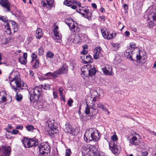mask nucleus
I'll return each instance as SVG.
<instances>
[{
  "instance_id": "f257e3e1",
  "label": "nucleus",
  "mask_w": 156,
  "mask_h": 156,
  "mask_svg": "<svg viewBox=\"0 0 156 156\" xmlns=\"http://www.w3.org/2000/svg\"><path fill=\"white\" fill-rule=\"evenodd\" d=\"M9 78L10 81V84L11 86V82L15 81L17 87H27V84L21 80L19 73L17 72L12 71L10 73Z\"/></svg>"
},
{
  "instance_id": "f03ea898",
  "label": "nucleus",
  "mask_w": 156,
  "mask_h": 156,
  "mask_svg": "<svg viewBox=\"0 0 156 156\" xmlns=\"http://www.w3.org/2000/svg\"><path fill=\"white\" fill-rule=\"evenodd\" d=\"M100 138L98 131L92 128L86 131L84 135V139L87 142H89L92 140L97 142Z\"/></svg>"
},
{
  "instance_id": "7ed1b4c3",
  "label": "nucleus",
  "mask_w": 156,
  "mask_h": 156,
  "mask_svg": "<svg viewBox=\"0 0 156 156\" xmlns=\"http://www.w3.org/2000/svg\"><path fill=\"white\" fill-rule=\"evenodd\" d=\"M50 146L46 142L42 143L38 145L37 148L39 149V156H48L50 154Z\"/></svg>"
},
{
  "instance_id": "20e7f679",
  "label": "nucleus",
  "mask_w": 156,
  "mask_h": 156,
  "mask_svg": "<svg viewBox=\"0 0 156 156\" xmlns=\"http://www.w3.org/2000/svg\"><path fill=\"white\" fill-rule=\"evenodd\" d=\"M42 89L39 87H36L32 90L29 94L30 100L31 102L36 101L38 100L39 98L41 96Z\"/></svg>"
},
{
  "instance_id": "39448f33",
  "label": "nucleus",
  "mask_w": 156,
  "mask_h": 156,
  "mask_svg": "<svg viewBox=\"0 0 156 156\" xmlns=\"http://www.w3.org/2000/svg\"><path fill=\"white\" fill-rule=\"evenodd\" d=\"M90 101H91V105H90V107L92 108L94 107V108H99L105 112H107L108 114L110 113L108 110L101 103L98 101V98L97 97H90Z\"/></svg>"
},
{
  "instance_id": "423d86ee",
  "label": "nucleus",
  "mask_w": 156,
  "mask_h": 156,
  "mask_svg": "<svg viewBox=\"0 0 156 156\" xmlns=\"http://www.w3.org/2000/svg\"><path fill=\"white\" fill-rule=\"evenodd\" d=\"M81 72L86 76H92L96 73V70L95 67L92 65H87L83 66L81 69Z\"/></svg>"
},
{
  "instance_id": "0eeeda50",
  "label": "nucleus",
  "mask_w": 156,
  "mask_h": 156,
  "mask_svg": "<svg viewBox=\"0 0 156 156\" xmlns=\"http://www.w3.org/2000/svg\"><path fill=\"white\" fill-rule=\"evenodd\" d=\"M90 98V97L87 98L86 100L87 106L86 107L85 112L87 115H89V116H93L95 115L98 112V110L97 108H94V107L92 108L90 107L91 105L90 101L89 99Z\"/></svg>"
},
{
  "instance_id": "6e6552de",
  "label": "nucleus",
  "mask_w": 156,
  "mask_h": 156,
  "mask_svg": "<svg viewBox=\"0 0 156 156\" xmlns=\"http://www.w3.org/2000/svg\"><path fill=\"white\" fill-rule=\"evenodd\" d=\"M67 71L66 67L63 66L53 73L49 72L46 73L45 74V76L49 78H50V77L51 76L53 78H56L59 75L66 73Z\"/></svg>"
},
{
  "instance_id": "1a4fd4ad",
  "label": "nucleus",
  "mask_w": 156,
  "mask_h": 156,
  "mask_svg": "<svg viewBox=\"0 0 156 156\" xmlns=\"http://www.w3.org/2000/svg\"><path fill=\"white\" fill-rule=\"evenodd\" d=\"M109 146L112 151L116 156L118 155L120 152L121 147L117 145L116 142H111L109 144Z\"/></svg>"
},
{
  "instance_id": "9d476101",
  "label": "nucleus",
  "mask_w": 156,
  "mask_h": 156,
  "mask_svg": "<svg viewBox=\"0 0 156 156\" xmlns=\"http://www.w3.org/2000/svg\"><path fill=\"white\" fill-rule=\"evenodd\" d=\"M136 44H133V43H131L130 44V48H131L127 49L124 53V55L129 59L131 60H133L132 59V56L131 54L132 53L133 50L136 48Z\"/></svg>"
},
{
  "instance_id": "9b49d317",
  "label": "nucleus",
  "mask_w": 156,
  "mask_h": 156,
  "mask_svg": "<svg viewBox=\"0 0 156 156\" xmlns=\"http://www.w3.org/2000/svg\"><path fill=\"white\" fill-rule=\"evenodd\" d=\"M0 5L6 12L11 11L10 8L11 4L8 0H0Z\"/></svg>"
},
{
  "instance_id": "f8f14e48",
  "label": "nucleus",
  "mask_w": 156,
  "mask_h": 156,
  "mask_svg": "<svg viewBox=\"0 0 156 156\" xmlns=\"http://www.w3.org/2000/svg\"><path fill=\"white\" fill-rule=\"evenodd\" d=\"M138 51L139 55H137V63L140 65L144 63L141 60H144L146 58V56L145 55V53L144 51L139 50Z\"/></svg>"
},
{
  "instance_id": "ddd939ff",
  "label": "nucleus",
  "mask_w": 156,
  "mask_h": 156,
  "mask_svg": "<svg viewBox=\"0 0 156 156\" xmlns=\"http://www.w3.org/2000/svg\"><path fill=\"white\" fill-rule=\"evenodd\" d=\"M54 0H44L41 2V5L44 8L50 9L53 6Z\"/></svg>"
},
{
  "instance_id": "4468645a",
  "label": "nucleus",
  "mask_w": 156,
  "mask_h": 156,
  "mask_svg": "<svg viewBox=\"0 0 156 156\" xmlns=\"http://www.w3.org/2000/svg\"><path fill=\"white\" fill-rule=\"evenodd\" d=\"M101 48L100 46H98L96 47L94 49V58L95 59H99L101 57H102L103 55L101 52Z\"/></svg>"
},
{
  "instance_id": "2eb2a0df",
  "label": "nucleus",
  "mask_w": 156,
  "mask_h": 156,
  "mask_svg": "<svg viewBox=\"0 0 156 156\" xmlns=\"http://www.w3.org/2000/svg\"><path fill=\"white\" fill-rule=\"evenodd\" d=\"M137 136H138L139 140L137 141V151L139 152L140 151H143L145 150V146L144 143L142 141L141 139V137L137 134Z\"/></svg>"
},
{
  "instance_id": "dca6fc26",
  "label": "nucleus",
  "mask_w": 156,
  "mask_h": 156,
  "mask_svg": "<svg viewBox=\"0 0 156 156\" xmlns=\"http://www.w3.org/2000/svg\"><path fill=\"white\" fill-rule=\"evenodd\" d=\"M104 73L106 75H112L113 73L112 72V67L109 65H106L102 69Z\"/></svg>"
},
{
  "instance_id": "f3484780",
  "label": "nucleus",
  "mask_w": 156,
  "mask_h": 156,
  "mask_svg": "<svg viewBox=\"0 0 156 156\" xmlns=\"http://www.w3.org/2000/svg\"><path fill=\"white\" fill-rule=\"evenodd\" d=\"M81 58L83 60V62L85 64L91 63L93 61V59L89 54L83 55L81 57Z\"/></svg>"
},
{
  "instance_id": "a211bd4d",
  "label": "nucleus",
  "mask_w": 156,
  "mask_h": 156,
  "mask_svg": "<svg viewBox=\"0 0 156 156\" xmlns=\"http://www.w3.org/2000/svg\"><path fill=\"white\" fill-rule=\"evenodd\" d=\"M81 151L83 155L85 156H90V148L87 145H84L82 147Z\"/></svg>"
},
{
  "instance_id": "6ab92c4d",
  "label": "nucleus",
  "mask_w": 156,
  "mask_h": 156,
  "mask_svg": "<svg viewBox=\"0 0 156 156\" xmlns=\"http://www.w3.org/2000/svg\"><path fill=\"white\" fill-rule=\"evenodd\" d=\"M12 89L16 93V100L19 101H21L23 98L22 95L20 94H19L18 92L20 91V90L15 86H12Z\"/></svg>"
},
{
  "instance_id": "aec40b11",
  "label": "nucleus",
  "mask_w": 156,
  "mask_h": 156,
  "mask_svg": "<svg viewBox=\"0 0 156 156\" xmlns=\"http://www.w3.org/2000/svg\"><path fill=\"white\" fill-rule=\"evenodd\" d=\"M38 145V140L37 139L34 137V138H30L29 139V144L28 146L29 148L32 147H36Z\"/></svg>"
},
{
  "instance_id": "412c9836",
  "label": "nucleus",
  "mask_w": 156,
  "mask_h": 156,
  "mask_svg": "<svg viewBox=\"0 0 156 156\" xmlns=\"http://www.w3.org/2000/svg\"><path fill=\"white\" fill-rule=\"evenodd\" d=\"M9 23L10 22L4 23L3 24V26L5 29V32L9 35L12 34V30L10 27Z\"/></svg>"
},
{
  "instance_id": "4be33fe9",
  "label": "nucleus",
  "mask_w": 156,
  "mask_h": 156,
  "mask_svg": "<svg viewBox=\"0 0 156 156\" xmlns=\"http://www.w3.org/2000/svg\"><path fill=\"white\" fill-rule=\"evenodd\" d=\"M23 56H20L19 58V62L23 64H25L27 62V53H24Z\"/></svg>"
},
{
  "instance_id": "5701e85b",
  "label": "nucleus",
  "mask_w": 156,
  "mask_h": 156,
  "mask_svg": "<svg viewBox=\"0 0 156 156\" xmlns=\"http://www.w3.org/2000/svg\"><path fill=\"white\" fill-rule=\"evenodd\" d=\"M58 130L56 128H55L53 126L50 127L49 130H48V133L50 136L53 137L54 134L57 133Z\"/></svg>"
},
{
  "instance_id": "b1692460",
  "label": "nucleus",
  "mask_w": 156,
  "mask_h": 156,
  "mask_svg": "<svg viewBox=\"0 0 156 156\" xmlns=\"http://www.w3.org/2000/svg\"><path fill=\"white\" fill-rule=\"evenodd\" d=\"M66 128L64 129V131L66 132L69 133L70 134H74L75 130L74 129L72 128V127L70 125H66Z\"/></svg>"
},
{
  "instance_id": "393cba45",
  "label": "nucleus",
  "mask_w": 156,
  "mask_h": 156,
  "mask_svg": "<svg viewBox=\"0 0 156 156\" xmlns=\"http://www.w3.org/2000/svg\"><path fill=\"white\" fill-rule=\"evenodd\" d=\"M101 31L103 37L105 38H106L108 39L112 38L113 36L112 34H109L108 33H106L105 31L102 29L101 30Z\"/></svg>"
},
{
  "instance_id": "a878e982",
  "label": "nucleus",
  "mask_w": 156,
  "mask_h": 156,
  "mask_svg": "<svg viewBox=\"0 0 156 156\" xmlns=\"http://www.w3.org/2000/svg\"><path fill=\"white\" fill-rule=\"evenodd\" d=\"M54 33L55 38L57 40H60L61 38V34H59L58 31V27L55 25L54 27Z\"/></svg>"
},
{
  "instance_id": "bb28decb",
  "label": "nucleus",
  "mask_w": 156,
  "mask_h": 156,
  "mask_svg": "<svg viewBox=\"0 0 156 156\" xmlns=\"http://www.w3.org/2000/svg\"><path fill=\"white\" fill-rule=\"evenodd\" d=\"M10 22L12 25L11 30L13 31L14 32L17 31L18 30V28L16 23L15 21L11 20L10 21Z\"/></svg>"
},
{
  "instance_id": "cd10ccee",
  "label": "nucleus",
  "mask_w": 156,
  "mask_h": 156,
  "mask_svg": "<svg viewBox=\"0 0 156 156\" xmlns=\"http://www.w3.org/2000/svg\"><path fill=\"white\" fill-rule=\"evenodd\" d=\"M30 64L32 67L35 69H36L39 66V61L37 59H32Z\"/></svg>"
},
{
  "instance_id": "c85d7f7f",
  "label": "nucleus",
  "mask_w": 156,
  "mask_h": 156,
  "mask_svg": "<svg viewBox=\"0 0 156 156\" xmlns=\"http://www.w3.org/2000/svg\"><path fill=\"white\" fill-rule=\"evenodd\" d=\"M29 139L27 137H24L23 139L22 140L21 142L23 144L24 146L27 148H29L28 146L29 144Z\"/></svg>"
},
{
  "instance_id": "c756f323",
  "label": "nucleus",
  "mask_w": 156,
  "mask_h": 156,
  "mask_svg": "<svg viewBox=\"0 0 156 156\" xmlns=\"http://www.w3.org/2000/svg\"><path fill=\"white\" fill-rule=\"evenodd\" d=\"M43 36L42 30L40 28H38L36 30V37L37 39H40Z\"/></svg>"
},
{
  "instance_id": "7c9ffc66",
  "label": "nucleus",
  "mask_w": 156,
  "mask_h": 156,
  "mask_svg": "<svg viewBox=\"0 0 156 156\" xmlns=\"http://www.w3.org/2000/svg\"><path fill=\"white\" fill-rule=\"evenodd\" d=\"M76 1V0H66L64 2L63 4L68 6H70L72 4L74 3Z\"/></svg>"
},
{
  "instance_id": "2f4dec72",
  "label": "nucleus",
  "mask_w": 156,
  "mask_h": 156,
  "mask_svg": "<svg viewBox=\"0 0 156 156\" xmlns=\"http://www.w3.org/2000/svg\"><path fill=\"white\" fill-rule=\"evenodd\" d=\"M76 24L75 25L74 22H73L72 25H70L69 26L70 29L71 30H73V31L75 32H76L77 31V25L76 23Z\"/></svg>"
},
{
  "instance_id": "473e14b6",
  "label": "nucleus",
  "mask_w": 156,
  "mask_h": 156,
  "mask_svg": "<svg viewBox=\"0 0 156 156\" xmlns=\"http://www.w3.org/2000/svg\"><path fill=\"white\" fill-rule=\"evenodd\" d=\"M148 154V152L147 151L145 150L140 151L138 152V153H137L138 156H146Z\"/></svg>"
},
{
  "instance_id": "72a5a7b5",
  "label": "nucleus",
  "mask_w": 156,
  "mask_h": 156,
  "mask_svg": "<svg viewBox=\"0 0 156 156\" xmlns=\"http://www.w3.org/2000/svg\"><path fill=\"white\" fill-rule=\"evenodd\" d=\"M98 151L97 149L94 150H92L90 152V156H97L98 154Z\"/></svg>"
},
{
  "instance_id": "f704fd0d",
  "label": "nucleus",
  "mask_w": 156,
  "mask_h": 156,
  "mask_svg": "<svg viewBox=\"0 0 156 156\" xmlns=\"http://www.w3.org/2000/svg\"><path fill=\"white\" fill-rule=\"evenodd\" d=\"M0 20L4 23L10 22V20L8 19L6 16H2L0 15Z\"/></svg>"
},
{
  "instance_id": "c9c22d12",
  "label": "nucleus",
  "mask_w": 156,
  "mask_h": 156,
  "mask_svg": "<svg viewBox=\"0 0 156 156\" xmlns=\"http://www.w3.org/2000/svg\"><path fill=\"white\" fill-rule=\"evenodd\" d=\"M65 22L68 26H69L70 25H72L74 21L71 18H69L65 20Z\"/></svg>"
},
{
  "instance_id": "e433bc0d",
  "label": "nucleus",
  "mask_w": 156,
  "mask_h": 156,
  "mask_svg": "<svg viewBox=\"0 0 156 156\" xmlns=\"http://www.w3.org/2000/svg\"><path fill=\"white\" fill-rule=\"evenodd\" d=\"M149 17H152L153 19L156 21V12H153L152 11H151V12L148 13Z\"/></svg>"
},
{
  "instance_id": "4c0bfd02",
  "label": "nucleus",
  "mask_w": 156,
  "mask_h": 156,
  "mask_svg": "<svg viewBox=\"0 0 156 156\" xmlns=\"http://www.w3.org/2000/svg\"><path fill=\"white\" fill-rule=\"evenodd\" d=\"M54 55V54L50 51H48L46 54V57L50 58H52Z\"/></svg>"
},
{
  "instance_id": "58836bf2",
  "label": "nucleus",
  "mask_w": 156,
  "mask_h": 156,
  "mask_svg": "<svg viewBox=\"0 0 156 156\" xmlns=\"http://www.w3.org/2000/svg\"><path fill=\"white\" fill-rule=\"evenodd\" d=\"M112 49L114 50H117L118 48H119V44L117 43H112Z\"/></svg>"
},
{
  "instance_id": "ea45409f",
  "label": "nucleus",
  "mask_w": 156,
  "mask_h": 156,
  "mask_svg": "<svg viewBox=\"0 0 156 156\" xmlns=\"http://www.w3.org/2000/svg\"><path fill=\"white\" fill-rule=\"evenodd\" d=\"M86 13V18L88 19V20H89L90 19H91V17L92 15L91 11H89V10Z\"/></svg>"
},
{
  "instance_id": "a19ab883",
  "label": "nucleus",
  "mask_w": 156,
  "mask_h": 156,
  "mask_svg": "<svg viewBox=\"0 0 156 156\" xmlns=\"http://www.w3.org/2000/svg\"><path fill=\"white\" fill-rule=\"evenodd\" d=\"M136 139V137L135 136L134 137H133L130 140V143L131 145H136V142H135V140Z\"/></svg>"
},
{
  "instance_id": "79ce46f5",
  "label": "nucleus",
  "mask_w": 156,
  "mask_h": 156,
  "mask_svg": "<svg viewBox=\"0 0 156 156\" xmlns=\"http://www.w3.org/2000/svg\"><path fill=\"white\" fill-rule=\"evenodd\" d=\"M27 129L29 131H32L34 129V127L31 125H28L26 126Z\"/></svg>"
},
{
  "instance_id": "37998d69",
  "label": "nucleus",
  "mask_w": 156,
  "mask_h": 156,
  "mask_svg": "<svg viewBox=\"0 0 156 156\" xmlns=\"http://www.w3.org/2000/svg\"><path fill=\"white\" fill-rule=\"evenodd\" d=\"M35 102L37 101V104H36V105H37V107L35 108L36 109H38L39 108H41L42 107V106L43 105V104L42 102H41L40 101H38L37 100V101H35Z\"/></svg>"
},
{
  "instance_id": "c03bdc74",
  "label": "nucleus",
  "mask_w": 156,
  "mask_h": 156,
  "mask_svg": "<svg viewBox=\"0 0 156 156\" xmlns=\"http://www.w3.org/2000/svg\"><path fill=\"white\" fill-rule=\"evenodd\" d=\"M98 144L97 143L95 144V146L94 145H90L89 147L90 148V151H92V150H94L95 149H97L96 146H98Z\"/></svg>"
},
{
  "instance_id": "a18cd8bd",
  "label": "nucleus",
  "mask_w": 156,
  "mask_h": 156,
  "mask_svg": "<svg viewBox=\"0 0 156 156\" xmlns=\"http://www.w3.org/2000/svg\"><path fill=\"white\" fill-rule=\"evenodd\" d=\"M9 133L12 134H16L18 133V131L16 129H13L12 131H7Z\"/></svg>"
},
{
  "instance_id": "49530a36",
  "label": "nucleus",
  "mask_w": 156,
  "mask_h": 156,
  "mask_svg": "<svg viewBox=\"0 0 156 156\" xmlns=\"http://www.w3.org/2000/svg\"><path fill=\"white\" fill-rule=\"evenodd\" d=\"M44 49L42 47H41L38 49V53L40 55H42L43 54Z\"/></svg>"
},
{
  "instance_id": "de8ad7c7",
  "label": "nucleus",
  "mask_w": 156,
  "mask_h": 156,
  "mask_svg": "<svg viewBox=\"0 0 156 156\" xmlns=\"http://www.w3.org/2000/svg\"><path fill=\"white\" fill-rule=\"evenodd\" d=\"M71 154V151L70 149H66V151L65 156H70Z\"/></svg>"
},
{
  "instance_id": "09e8293b",
  "label": "nucleus",
  "mask_w": 156,
  "mask_h": 156,
  "mask_svg": "<svg viewBox=\"0 0 156 156\" xmlns=\"http://www.w3.org/2000/svg\"><path fill=\"white\" fill-rule=\"evenodd\" d=\"M6 98L5 97H2L1 101H0V104L2 103H4V104H6Z\"/></svg>"
},
{
  "instance_id": "8fccbe9b",
  "label": "nucleus",
  "mask_w": 156,
  "mask_h": 156,
  "mask_svg": "<svg viewBox=\"0 0 156 156\" xmlns=\"http://www.w3.org/2000/svg\"><path fill=\"white\" fill-rule=\"evenodd\" d=\"M87 9L88 7L87 6L82 7L81 10L83 11L86 13L89 10Z\"/></svg>"
},
{
  "instance_id": "3c124183",
  "label": "nucleus",
  "mask_w": 156,
  "mask_h": 156,
  "mask_svg": "<svg viewBox=\"0 0 156 156\" xmlns=\"http://www.w3.org/2000/svg\"><path fill=\"white\" fill-rule=\"evenodd\" d=\"M147 26L150 27H153L154 26V23L151 21H150L147 23Z\"/></svg>"
},
{
  "instance_id": "603ef678",
  "label": "nucleus",
  "mask_w": 156,
  "mask_h": 156,
  "mask_svg": "<svg viewBox=\"0 0 156 156\" xmlns=\"http://www.w3.org/2000/svg\"><path fill=\"white\" fill-rule=\"evenodd\" d=\"M111 139L112 140L111 142H115L117 140V137L116 135H113L111 137Z\"/></svg>"
},
{
  "instance_id": "864d4df0",
  "label": "nucleus",
  "mask_w": 156,
  "mask_h": 156,
  "mask_svg": "<svg viewBox=\"0 0 156 156\" xmlns=\"http://www.w3.org/2000/svg\"><path fill=\"white\" fill-rule=\"evenodd\" d=\"M60 97L61 100L63 101L64 102H65L66 100L65 99V96L63 94H60Z\"/></svg>"
},
{
  "instance_id": "5fc2aeb1",
  "label": "nucleus",
  "mask_w": 156,
  "mask_h": 156,
  "mask_svg": "<svg viewBox=\"0 0 156 156\" xmlns=\"http://www.w3.org/2000/svg\"><path fill=\"white\" fill-rule=\"evenodd\" d=\"M73 100L72 99L70 98V99L67 102V104L69 106H71L72 104L73 103Z\"/></svg>"
},
{
  "instance_id": "6e6d98bb",
  "label": "nucleus",
  "mask_w": 156,
  "mask_h": 156,
  "mask_svg": "<svg viewBox=\"0 0 156 156\" xmlns=\"http://www.w3.org/2000/svg\"><path fill=\"white\" fill-rule=\"evenodd\" d=\"M53 94L54 97V99H56L58 97V93L54 91L53 93Z\"/></svg>"
},
{
  "instance_id": "4d7b16f0",
  "label": "nucleus",
  "mask_w": 156,
  "mask_h": 156,
  "mask_svg": "<svg viewBox=\"0 0 156 156\" xmlns=\"http://www.w3.org/2000/svg\"><path fill=\"white\" fill-rule=\"evenodd\" d=\"M23 128V126L20 125H18L16 127V129H19L20 130H22Z\"/></svg>"
},
{
  "instance_id": "13d9d810",
  "label": "nucleus",
  "mask_w": 156,
  "mask_h": 156,
  "mask_svg": "<svg viewBox=\"0 0 156 156\" xmlns=\"http://www.w3.org/2000/svg\"><path fill=\"white\" fill-rule=\"evenodd\" d=\"M31 56H32V59H36V58H37V55L35 53H33L32 54Z\"/></svg>"
},
{
  "instance_id": "bf43d9fd",
  "label": "nucleus",
  "mask_w": 156,
  "mask_h": 156,
  "mask_svg": "<svg viewBox=\"0 0 156 156\" xmlns=\"http://www.w3.org/2000/svg\"><path fill=\"white\" fill-rule=\"evenodd\" d=\"M87 51L85 50V49H83L82 51L81 52V54H83V55H86L87 54H88L87 53Z\"/></svg>"
},
{
  "instance_id": "052dcab7",
  "label": "nucleus",
  "mask_w": 156,
  "mask_h": 156,
  "mask_svg": "<svg viewBox=\"0 0 156 156\" xmlns=\"http://www.w3.org/2000/svg\"><path fill=\"white\" fill-rule=\"evenodd\" d=\"M123 7L124 8V10L127 11V10L128 9V5L126 4H124L123 5Z\"/></svg>"
},
{
  "instance_id": "680f3d73",
  "label": "nucleus",
  "mask_w": 156,
  "mask_h": 156,
  "mask_svg": "<svg viewBox=\"0 0 156 156\" xmlns=\"http://www.w3.org/2000/svg\"><path fill=\"white\" fill-rule=\"evenodd\" d=\"M63 90V89L62 87H60L59 88L58 91L59 92V94H63L62 92Z\"/></svg>"
},
{
  "instance_id": "e2e57ef3",
  "label": "nucleus",
  "mask_w": 156,
  "mask_h": 156,
  "mask_svg": "<svg viewBox=\"0 0 156 156\" xmlns=\"http://www.w3.org/2000/svg\"><path fill=\"white\" fill-rule=\"evenodd\" d=\"M99 19L101 21H104L105 20V17L104 16H100L99 17Z\"/></svg>"
},
{
  "instance_id": "0e129e2a",
  "label": "nucleus",
  "mask_w": 156,
  "mask_h": 156,
  "mask_svg": "<svg viewBox=\"0 0 156 156\" xmlns=\"http://www.w3.org/2000/svg\"><path fill=\"white\" fill-rule=\"evenodd\" d=\"M91 6L94 9H96L97 8V5L95 3H92L91 4Z\"/></svg>"
},
{
  "instance_id": "69168bd1",
  "label": "nucleus",
  "mask_w": 156,
  "mask_h": 156,
  "mask_svg": "<svg viewBox=\"0 0 156 156\" xmlns=\"http://www.w3.org/2000/svg\"><path fill=\"white\" fill-rule=\"evenodd\" d=\"M98 156H105L104 155V153L103 152H98Z\"/></svg>"
},
{
  "instance_id": "338daca9",
  "label": "nucleus",
  "mask_w": 156,
  "mask_h": 156,
  "mask_svg": "<svg viewBox=\"0 0 156 156\" xmlns=\"http://www.w3.org/2000/svg\"><path fill=\"white\" fill-rule=\"evenodd\" d=\"M75 3H76L79 7H81V3L79 2L76 1Z\"/></svg>"
},
{
  "instance_id": "774afa93",
  "label": "nucleus",
  "mask_w": 156,
  "mask_h": 156,
  "mask_svg": "<svg viewBox=\"0 0 156 156\" xmlns=\"http://www.w3.org/2000/svg\"><path fill=\"white\" fill-rule=\"evenodd\" d=\"M100 11L101 12H105V10L104 8L101 7L100 9Z\"/></svg>"
}]
</instances>
